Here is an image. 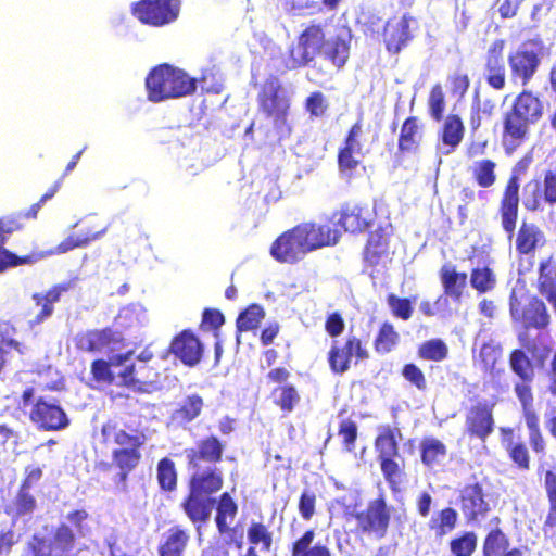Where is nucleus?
<instances>
[{
    "label": "nucleus",
    "mask_w": 556,
    "mask_h": 556,
    "mask_svg": "<svg viewBox=\"0 0 556 556\" xmlns=\"http://www.w3.org/2000/svg\"><path fill=\"white\" fill-rule=\"evenodd\" d=\"M125 337L119 329L104 327L78 332L74 338L76 350L87 353H100L115 345H123Z\"/></svg>",
    "instance_id": "20"
},
{
    "label": "nucleus",
    "mask_w": 556,
    "mask_h": 556,
    "mask_svg": "<svg viewBox=\"0 0 556 556\" xmlns=\"http://www.w3.org/2000/svg\"><path fill=\"white\" fill-rule=\"evenodd\" d=\"M502 354L503 350L498 343L488 341L480 346L477 359L483 371L493 374Z\"/></svg>",
    "instance_id": "54"
},
{
    "label": "nucleus",
    "mask_w": 556,
    "mask_h": 556,
    "mask_svg": "<svg viewBox=\"0 0 556 556\" xmlns=\"http://www.w3.org/2000/svg\"><path fill=\"white\" fill-rule=\"evenodd\" d=\"M215 525L218 533L228 536L226 541L228 545L233 544L237 548H241L243 545L242 534H238L237 529L230 527L239 511L237 502L229 492H224L215 500Z\"/></svg>",
    "instance_id": "23"
},
{
    "label": "nucleus",
    "mask_w": 556,
    "mask_h": 556,
    "mask_svg": "<svg viewBox=\"0 0 556 556\" xmlns=\"http://www.w3.org/2000/svg\"><path fill=\"white\" fill-rule=\"evenodd\" d=\"M501 443L510 462L521 471L530 469L531 456L523 441L516 434L515 429L502 427L500 429Z\"/></svg>",
    "instance_id": "32"
},
{
    "label": "nucleus",
    "mask_w": 556,
    "mask_h": 556,
    "mask_svg": "<svg viewBox=\"0 0 556 556\" xmlns=\"http://www.w3.org/2000/svg\"><path fill=\"white\" fill-rule=\"evenodd\" d=\"M495 527L491 528L486 533L482 543V556H503L509 547L508 535L498 527L501 518L495 516L491 520Z\"/></svg>",
    "instance_id": "41"
},
{
    "label": "nucleus",
    "mask_w": 556,
    "mask_h": 556,
    "mask_svg": "<svg viewBox=\"0 0 556 556\" xmlns=\"http://www.w3.org/2000/svg\"><path fill=\"white\" fill-rule=\"evenodd\" d=\"M53 544L55 548L62 552H68L75 547L76 536L71 527L66 523H60L53 534Z\"/></svg>",
    "instance_id": "64"
},
{
    "label": "nucleus",
    "mask_w": 556,
    "mask_h": 556,
    "mask_svg": "<svg viewBox=\"0 0 556 556\" xmlns=\"http://www.w3.org/2000/svg\"><path fill=\"white\" fill-rule=\"evenodd\" d=\"M327 36L320 23H309L296 37V42L288 51L290 67L302 68L312 64L320 55Z\"/></svg>",
    "instance_id": "6"
},
{
    "label": "nucleus",
    "mask_w": 556,
    "mask_h": 556,
    "mask_svg": "<svg viewBox=\"0 0 556 556\" xmlns=\"http://www.w3.org/2000/svg\"><path fill=\"white\" fill-rule=\"evenodd\" d=\"M428 106L430 116L440 122L443 118L445 111V96L443 88L440 84H434L429 93Z\"/></svg>",
    "instance_id": "61"
},
{
    "label": "nucleus",
    "mask_w": 556,
    "mask_h": 556,
    "mask_svg": "<svg viewBox=\"0 0 556 556\" xmlns=\"http://www.w3.org/2000/svg\"><path fill=\"white\" fill-rule=\"evenodd\" d=\"M156 480L160 489L164 492H173L177 489V469L170 458L163 457L157 462Z\"/></svg>",
    "instance_id": "49"
},
{
    "label": "nucleus",
    "mask_w": 556,
    "mask_h": 556,
    "mask_svg": "<svg viewBox=\"0 0 556 556\" xmlns=\"http://www.w3.org/2000/svg\"><path fill=\"white\" fill-rule=\"evenodd\" d=\"M249 544L260 546L263 552H269L273 547L274 535L269 527L262 521H251L247 529Z\"/></svg>",
    "instance_id": "47"
},
{
    "label": "nucleus",
    "mask_w": 556,
    "mask_h": 556,
    "mask_svg": "<svg viewBox=\"0 0 556 556\" xmlns=\"http://www.w3.org/2000/svg\"><path fill=\"white\" fill-rule=\"evenodd\" d=\"M353 358L356 359V363L369 358V352L359 337L350 334L343 342L339 340L332 341L327 353V362L333 375L342 376L349 371Z\"/></svg>",
    "instance_id": "10"
},
{
    "label": "nucleus",
    "mask_w": 556,
    "mask_h": 556,
    "mask_svg": "<svg viewBox=\"0 0 556 556\" xmlns=\"http://www.w3.org/2000/svg\"><path fill=\"white\" fill-rule=\"evenodd\" d=\"M505 46L504 39H495L489 46L484 56V79L488 86L494 90H503L506 86Z\"/></svg>",
    "instance_id": "26"
},
{
    "label": "nucleus",
    "mask_w": 556,
    "mask_h": 556,
    "mask_svg": "<svg viewBox=\"0 0 556 556\" xmlns=\"http://www.w3.org/2000/svg\"><path fill=\"white\" fill-rule=\"evenodd\" d=\"M477 541L473 531H465L454 536L448 543L452 556H472L477 549Z\"/></svg>",
    "instance_id": "55"
},
{
    "label": "nucleus",
    "mask_w": 556,
    "mask_h": 556,
    "mask_svg": "<svg viewBox=\"0 0 556 556\" xmlns=\"http://www.w3.org/2000/svg\"><path fill=\"white\" fill-rule=\"evenodd\" d=\"M105 228H101L96 231H91L90 229H80L77 232H73L67 236L64 240H62L58 245H55L50 254H64L77 248L87 247L90 242L100 238L103 235Z\"/></svg>",
    "instance_id": "46"
},
{
    "label": "nucleus",
    "mask_w": 556,
    "mask_h": 556,
    "mask_svg": "<svg viewBox=\"0 0 556 556\" xmlns=\"http://www.w3.org/2000/svg\"><path fill=\"white\" fill-rule=\"evenodd\" d=\"M304 109L312 118L324 117L328 110L329 103L321 91L311 92L304 101Z\"/></svg>",
    "instance_id": "58"
},
{
    "label": "nucleus",
    "mask_w": 556,
    "mask_h": 556,
    "mask_svg": "<svg viewBox=\"0 0 556 556\" xmlns=\"http://www.w3.org/2000/svg\"><path fill=\"white\" fill-rule=\"evenodd\" d=\"M29 420L42 431H61L66 429L71 419L59 400L38 396L29 410Z\"/></svg>",
    "instance_id": "13"
},
{
    "label": "nucleus",
    "mask_w": 556,
    "mask_h": 556,
    "mask_svg": "<svg viewBox=\"0 0 556 556\" xmlns=\"http://www.w3.org/2000/svg\"><path fill=\"white\" fill-rule=\"evenodd\" d=\"M508 365L511 372L518 378L514 383V392L520 403L530 446L534 453L544 454L546 441L541 429L540 414L534 405V364L522 349H514L508 355Z\"/></svg>",
    "instance_id": "2"
},
{
    "label": "nucleus",
    "mask_w": 556,
    "mask_h": 556,
    "mask_svg": "<svg viewBox=\"0 0 556 556\" xmlns=\"http://www.w3.org/2000/svg\"><path fill=\"white\" fill-rule=\"evenodd\" d=\"M168 351L189 367L198 365L203 356V345L190 329H185L176 334L169 344Z\"/></svg>",
    "instance_id": "29"
},
{
    "label": "nucleus",
    "mask_w": 556,
    "mask_h": 556,
    "mask_svg": "<svg viewBox=\"0 0 556 556\" xmlns=\"http://www.w3.org/2000/svg\"><path fill=\"white\" fill-rule=\"evenodd\" d=\"M456 501L468 525L481 522L492 509L480 482L465 484L458 491Z\"/></svg>",
    "instance_id": "17"
},
{
    "label": "nucleus",
    "mask_w": 556,
    "mask_h": 556,
    "mask_svg": "<svg viewBox=\"0 0 556 556\" xmlns=\"http://www.w3.org/2000/svg\"><path fill=\"white\" fill-rule=\"evenodd\" d=\"M316 533L307 529L301 536L294 540L290 547L291 556H333L327 543L314 542Z\"/></svg>",
    "instance_id": "39"
},
{
    "label": "nucleus",
    "mask_w": 556,
    "mask_h": 556,
    "mask_svg": "<svg viewBox=\"0 0 556 556\" xmlns=\"http://www.w3.org/2000/svg\"><path fill=\"white\" fill-rule=\"evenodd\" d=\"M290 376V371L285 367H275L266 375L268 383L277 384L270 392L271 402L285 415L292 413L301 403L300 391L288 382Z\"/></svg>",
    "instance_id": "18"
},
{
    "label": "nucleus",
    "mask_w": 556,
    "mask_h": 556,
    "mask_svg": "<svg viewBox=\"0 0 556 556\" xmlns=\"http://www.w3.org/2000/svg\"><path fill=\"white\" fill-rule=\"evenodd\" d=\"M509 311L514 323L526 330L544 329L551 321L545 303L536 296H530L527 303L522 304L515 294H511Z\"/></svg>",
    "instance_id": "15"
},
{
    "label": "nucleus",
    "mask_w": 556,
    "mask_h": 556,
    "mask_svg": "<svg viewBox=\"0 0 556 556\" xmlns=\"http://www.w3.org/2000/svg\"><path fill=\"white\" fill-rule=\"evenodd\" d=\"M465 126L457 114H450L444 121L440 132V140L446 147L445 153H451L459 146L464 138Z\"/></svg>",
    "instance_id": "44"
},
{
    "label": "nucleus",
    "mask_w": 556,
    "mask_h": 556,
    "mask_svg": "<svg viewBox=\"0 0 556 556\" xmlns=\"http://www.w3.org/2000/svg\"><path fill=\"white\" fill-rule=\"evenodd\" d=\"M526 41L507 55L510 79L522 87L528 86L536 75L542 62L541 47H532Z\"/></svg>",
    "instance_id": "12"
},
{
    "label": "nucleus",
    "mask_w": 556,
    "mask_h": 556,
    "mask_svg": "<svg viewBox=\"0 0 556 556\" xmlns=\"http://www.w3.org/2000/svg\"><path fill=\"white\" fill-rule=\"evenodd\" d=\"M494 404L480 401L471 405L465 415V433L470 439H479L485 442L493 433L495 420L493 415Z\"/></svg>",
    "instance_id": "21"
},
{
    "label": "nucleus",
    "mask_w": 556,
    "mask_h": 556,
    "mask_svg": "<svg viewBox=\"0 0 556 556\" xmlns=\"http://www.w3.org/2000/svg\"><path fill=\"white\" fill-rule=\"evenodd\" d=\"M400 343V334L394 326L384 321L378 329L374 340V349L378 354H388Z\"/></svg>",
    "instance_id": "48"
},
{
    "label": "nucleus",
    "mask_w": 556,
    "mask_h": 556,
    "mask_svg": "<svg viewBox=\"0 0 556 556\" xmlns=\"http://www.w3.org/2000/svg\"><path fill=\"white\" fill-rule=\"evenodd\" d=\"M393 226L391 223H383L369 231L362 252V260L365 268L377 270L386 268L392 262L393 251L391 250V238Z\"/></svg>",
    "instance_id": "9"
},
{
    "label": "nucleus",
    "mask_w": 556,
    "mask_h": 556,
    "mask_svg": "<svg viewBox=\"0 0 556 556\" xmlns=\"http://www.w3.org/2000/svg\"><path fill=\"white\" fill-rule=\"evenodd\" d=\"M197 83L182 68L162 63L149 71L144 86L148 100L159 103L192 96L197 91Z\"/></svg>",
    "instance_id": "4"
},
{
    "label": "nucleus",
    "mask_w": 556,
    "mask_h": 556,
    "mask_svg": "<svg viewBox=\"0 0 556 556\" xmlns=\"http://www.w3.org/2000/svg\"><path fill=\"white\" fill-rule=\"evenodd\" d=\"M496 163L491 159L477 161L471 166V175L476 184L481 188H490L496 181Z\"/></svg>",
    "instance_id": "51"
},
{
    "label": "nucleus",
    "mask_w": 556,
    "mask_h": 556,
    "mask_svg": "<svg viewBox=\"0 0 556 556\" xmlns=\"http://www.w3.org/2000/svg\"><path fill=\"white\" fill-rule=\"evenodd\" d=\"M439 277L444 294L455 302L460 301L467 286V274L457 271L454 266L443 265L439 271Z\"/></svg>",
    "instance_id": "40"
},
{
    "label": "nucleus",
    "mask_w": 556,
    "mask_h": 556,
    "mask_svg": "<svg viewBox=\"0 0 556 556\" xmlns=\"http://www.w3.org/2000/svg\"><path fill=\"white\" fill-rule=\"evenodd\" d=\"M419 452L422 465L433 469L447 456V446L434 437H425L420 441Z\"/></svg>",
    "instance_id": "42"
},
{
    "label": "nucleus",
    "mask_w": 556,
    "mask_h": 556,
    "mask_svg": "<svg viewBox=\"0 0 556 556\" xmlns=\"http://www.w3.org/2000/svg\"><path fill=\"white\" fill-rule=\"evenodd\" d=\"M377 212L364 202H345L339 211L338 225L346 232L359 235L375 225Z\"/></svg>",
    "instance_id": "19"
},
{
    "label": "nucleus",
    "mask_w": 556,
    "mask_h": 556,
    "mask_svg": "<svg viewBox=\"0 0 556 556\" xmlns=\"http://www.w3.org/2000/svg\"><path fill=\"white\" fill-rule=\"evenodd\" d=\"M306 253L334 245L340 239V232L329 224L314 222L301 223L295 226Z\"/></svg>",
    "instance_id": "25"
},
{
    "label": "nucleus",
    "mask_w": 556,
    "mask_h": 556,
    "mask_svg": "<svg viewBox=\"0 0 556 556\" xmlns=\"http://www.w3.org/2000/svg\"><path fill=\"white\" fill-rule=\"evenodd\" d=\"M320 55L329 63V66L313 64L312 68L317 77L314 81L318 85L331 80L334 73L341 72L346 66L351 56V40L342 36H333L327 39Z\"/></svg>",
    "instance_id": "11"
},
{
    "label": "nucleus",
    "mask_w": 556,
    "mask_h": 556,
    "mask_svg": "<svg viewBox=\"0 0 556 556\" xmlns=\"http://www.w3.org/2000/svg\"><path fill=\"white\" fill-rule=\"evenodd\" d=\"M258 111L274 122L276 127L287 124L290 98L278 78L271 77L263 84L257 94Z\"/></svg>",
    "instance_id": "8"
},
{
    "label": "nucleus",
    "mask_w": 556,
    "mask_h": 556,
    "mask_svg": "<svg viewBox=\"0 0 556 556\" xmlns=\"http://www.w3.org/2000/svg\"><path fill=\"white\" fill-rule=\"evenodd\" d=\"M76 279H71L61 283L53 285L46 292H36L33 294V300L37 306H40V312L35 316L31 325H39L52 316L54 312V303L61 300L63 293L68 292L75 287Z\"/></svg>",
    "instance_id": "34"
},
{
    "label": "nucleus",
    "mask_w": 556,
    "mask_h": 556,
    "mask_svg": "<svg viewBox=\"0 0 556 556\" xmlns=\"http://www.w3.org/2000/svg\"><path fill=\"white\" fill-rule=\"evenodd\" d=\"M531 125L510 108L502 116L501 141L506 153H511L521 147L530 135Z\"/></svg>",
    "instance_id": "27"
},
{
    "label": "nucleus",
    "mask_w": 556,
    "mask_h": 556,
    "mask_svg": "<svg viewBox=\"0 0 556 556\" xmlns=\"http://www.w3.org/2000/svg\"><path fill=\"white\" fill-rule=\"evenodd\" d=\"M134 356V351L129 350L125 353H119L111 356L109 361L99 358L91 363L90 371L92 379L99 383L113 384L117 379L116 371L124 361H129Z\"/></svg>",
    "instance_id": "37"
},
{
    "label": "nucleus",
    "mask_w": 556,
    "mask_h": 556,
    "mask_svg": "<svg viewBox=\"0 0 556 556\" xmlns=\"http://www.w3.org/2000/svg\"><path fill=\"white\" fill-rule=\"evenodd\" d=\"M510 109L531 126L544 116L545 106L541 97L530 89H522L514 99Z\"/></svg>",
    "instance_id": "33"
},
{
    "label": "nucleus",
    "mask_w": 556,
    "mask_h": 556,
    "mask_svg": "<svg viewBox=\"0 0 556 556\" xmlns=\"http://www.w3.org/2000/svg\"><path fill=\"white\" fill-rule=\"evenodd\" d=\"M402 432L397 427L382 426L374 441L376 458L382 477L393 493L406 481V462L400 453Z\"/></svg>",
    "instance_id": "5"
},
{
    "label": "nucleus",
    "mask_w": 556,
    "mask_h": 556,
    "mask_svg": "<svg viewBox=\"0 0 556 556\" xmlns=\"http://www.w3.org/2000/svg\"><path fill=\"white\" fill-rule=\"evenodd\" d=\"M306 254L295 226L278 236L270 245V255L279 263L295 264Z\"/></svg>",
    "instance_id": "28"
},
{
    "label": "nucleus",
    "mask_w": 556,
    "mask_h": 556,
    "mask_svg": "<svg viewBox=\"0 0 556 556\" xmlns=\"http://www.w3.org/2000/svg\"><path fill=\"white\" fill-rule=\"evenodd\" d=\"M338 435L342 440L343 448L346 452H353L358 438L357 424L350 418L341 420L338 428Z\"/></svg>",
    "instance_id": "59"
},
{
    "label": "nucleus",
    "mask_w": 556,
    "mask_h": 556,
    "mask_svg": "<svg viewBox=\"0 0 556 556\" xmlns=\"http://www.w3.org/2000/svg\"><path fill=\"white\" fill-rule=\"evenodd\" d=\"M226 444L214 434L206 435L195 442L193 447L185 450L187 466H216L224 458Z\"/></svg>",
    "instance_id": "24"
},
{
    "label": "nucleus",
    "mask_w": 556,
    "mask_h": 556,
    "mask_svg": "<svg viewBox=\"0 0 556 556\" xmlns=\"http://www.w3.org/2000/svg\"><path fill=\"white\" fill-rule=\"evenodd\" d=\"M412 17L404 14L400 18H390L383 28V41L389 53L397 54L413 38L409 30Z\"/></svg>",
    "instance_id": "31"
},
{
    "label": "nucleus",
    "mask_w": 556,
    "mask_h": 556,
    "mask_svg": "<svg viewBox=\"0 0 556 556\" xmlns=\"http://www.w3.org/2000/svg\"><path fill=\"white\" fill-rule=\"evenodd\" d=\"M179 5V0H139L131 10L141 23L160 27L178 17Z\"/></svg>",
    "instance_id": "16"
},
{
    "label": "nucleus",
    "mask_w": 556,
    "mask_h": 556,
    "mask_svg": "<svg viewBox=\"0 0 556 556\" xmlns=\"http://www.w3.org/2000/svg\"><path fill=\"white\" fill-rule=\"evenodd\" d=\"M363 132H364L363 131V123L361 121H357L350 127V129L343 140V143L339 148L338 152L363 154L362 153Z\"/></svg>",
    "instance_id": "57"
},
{
    "label": "nucleus",
    "mask_w": 556,
    "mask_h": 556,
    "mask_svg": "<svg viewBox=\"0 0 556 556\" xmlns=\"http://www.w3.org/2000/svg\"><path fill=\"white\" fill-rule=\"evenodd\" d=\"M356 520V531L359 534L372 536L376 540L386 538L391 522V506L388 505L386 495L368 502L365 509L353 515Z\"/></svg>",
    "instance_id": "7"
},
{
    "label": "nucleus",
    "mask_w": 556,
    "mask_h": 556,
    "mask_svg": "<svg viewBox=\"0 0 556 556\" xmlns=\"http://www.w3.org/2000/svg\"><path fill=\"white\" fill-rule=\"evenodd\" d=\"M545 243V236L534 223L522 220L516 233L515 249L518 255H533Z\"/></svg>",
    "instance_id": "36"
},
{
    "label": "nucleus",
    "mask_w": 556,
    "mask_h": 556,
    "mask_svg": "<svg viewBox=\"0 0 556 556\" xmlns=\"http://www.w3.org/2000/svg\"><path fill=\"white\" fill-rule=\"evenodd\" d=\"M422 140V123L417 116H408L402 124L397 139L401 153L416 152Z\"/></svg>",
    "instance_id": "38"
},
{
    "label": "nucleus",
    "mask_w": 556,
    "mask_h": 556,
    "mask_svg": "<svg viewBox=\"0 0 556 556\" xmlns=\"http://www.w3.org/2000/svg\"><path fill=\"white\" fill-rule=\"evenodd\" d=\"M363 154L338 152L337 163L340 177L346 182H352L366 175L367 168L361 157Z\"/></svg>",
    "instance_id": "45"
},
{
    "label": "nucleus",
    "mask_w": 556,
    "mask_h": 556,
    "mask_svg": "<svg viewBox=\"0 0 556 556\" xmlns=\"http://www.w3.org/2000/svg\"><path fill=\"white\" fill-rule=\"evenodd\" d=\"M191 541L188 528L181 525L172 526L162 536L157 546L159 556H185Z\"/></svg>",
    "instance_id": "35"
},
{
    "label": "nucleus",
    "mask_w": 556,
    "mask_h": 556,
    "mask_svg": "<svg viewBox=\"0 0 556 556\" xmlns=\"http://www.w3.org/2000/svg\"><path fill=\"white\" fill-rule=\"evenodd\" d=\"M101 435L106 444H114L112 451V464L101 462L97 467L100 472H108L112 465L117 468L113 478L115 486L123 492L127 491L128 476L140 465L142 460L141 450L144 447L148 437L144 431L132 429L128 432L115 420H108L101 427Z\"/></svg>",
    "instance_id": "1"
},
{
    "label": "nucleus",
    "mask_w": 556,
    "mask_h": 556,
    "mask_svg": "<svg viewBox=\"0 0 556 556\" xmlns=\"http://www.w3.org/2000/svg\"><path fill=\"white\" fill-rule=\"evenodd\" d=\"M458 522V513L453 507H444L431 516L427 528L437 539H442L452 532Z\"/></svg>",
    "instance_id": "43"
},
{
    "label": "nucleus",
    "mask_w": 556,
    "mask_h": 556,
    "mask_svg": "<svg viewBox=\"0 0 556 556\" xmlns=\"http://www.w3.org/2000/svg\"><path fill=\"white\" fill-rule=\"evenodd\" d=\"M402 377L418 391H426L428 382L426 375L415 363H406L401 369Z\"/></svg>",
    "instance_id": "63"
},
{
    "label": "nucleus",
    "mask_w": 556,
    "mask_h": 556,
    "mask_svg": "<svg viewBox=\"0 0 556 556\" xmlns=\"http://www.w3.org/2000/svg\"><path fill=\"white\" fill-rule=\"evenodd\" d=\"M189 470L188 493L180 503L187 518L193 525H203L208 521L215 498L224 485L223 470L216 466H187Z\"/></svg>",
    "instance_id": "3"
},
{
    "label": "nucleus",
    "mask_w": 556,
    "mask_h": 556,
    "mask_svg": "<svg viewBox=\"0 0 556 556\" xmlns=\"http://www.w3.org/2000/svg\"><path fill=\"white\" fill-rule=\"evenodd\" d=\"M265 317V309L260 304H250L243 309L236 320L239 332H247L256 329Z\"/></svg>",
    "instance_id": "53"
},
{
    "label": "nucleus",
    "mask_w": 556,
    "mask_h": 556,
    "mask_svg": "<svg viewBox=\"0 0 556 556\" xmlns=\"http://www.w3.org/2000/svg\"><path fill=\"white\" fill-rule=\"evenodd\" d=\"M203 408V399L198 394L189 395L177 410L180 420L190 422L200 416Z\"/></svg>",
    "instance_id": "60"
},
{
    "label": "nucleus",
    "mask_w": 556,
    "mask_h": 556,
    "mask_svg": "<svg viewBox=\"0 0 556 556\" xmlns=\"http://www.w3.org/2000/svg\"><path fill=\"white\" fill-rule=\"evenodd\" d=\"M23 227L20 216H5L0 218V273L9 267L30 264L34 262L33 255L17 256L4 249L8 238Z\"/></svg>",
    "instance_id": "30"
},
{
    "label": "nucleus",
    "mask_w": 556,
    "mask_h": 556,
    "mask_svg": "<svg viewBox=\"0 0 556 556\" xmlns=\"http://www.w3.org/2000/svg\"><path fill=\"white\" fill-rule=\"evenodd\" d=\"M545 203V194H543V186L539 181H530L525 191L523 205L530 212L542 208Z\"/></svg>",
    "instance_id": "62"
},
{
    "label": "nucleus",
    "mask_w": 556,
    "mask_h": 556,
    "mask_svg": "<svg viewBox=\"0 0 556 556\" xmlns=\"http://www.w3.org/2000/svg\"><path fill=\"white\" fill-rule=\"evenodd\" d=\"M470 285L478 293H486L495 288L496 276L488 266L477 267L470 273Z\"/></svg>",
    "instance_id": "56"
},
{
    "label": "nucleus",
    "mask_w": 556,
    "mask_h": 556,
    "mask_svg": "<svg viewBox=\"0 0 556 556\" xmlns=\"http://www.w3.org/2000/svg\"><path fill=\"white\" fill-rule=\"evenodd\" d=\"M519 177L513 173L504 187L500 205L498 215L501 217V226L509 239L513 238L519 214Z\"/></svg>",
    "instance_id": "22"
},
{
    "label": "nucleus",
    "mask_w": 556,
    "mask_h": 556,
    "mask_svg": "<svg viewBox=\"0 0 556 556\" xmlns=\"http://www.w3.org/2000/svg\"><path fill=\"white\" fill-rule=\"evenodd\" d=\"M417 355L420 359L440 363L447 358L448 346L442 339H430L419 344Z\"/></svg>",
    "instance_id": "52"
},
{
    "label": "nucleus",
    "mask_w": 556,
    "mask_h": 556,
    "mask_svg": "<svg viewBox=\"0 0 556 556\" xmlns=\"http://www.w3.org/2000/svg\"><path fill=\"white\" fill-rule=\"evenodd\" d=\"M544 490L548 501V510L545 517L543 529L556 528V472L546 470L544 473Z\"/></svg>",
    "instance_id": "50"
},
{
    "label": "nucleus",
    "mask_w": 556,
    "mask_h": 556,
    "mask_svg": "<svg viewBox=\"0 0 556 556\" xmlns=\"http://www.w3.org/2000/svg\"><path fill=\"white\" fill-rule=\"evenodd\" d=\"M116 384L130 389L135 392H148L160 382L161 374L159 366L139 364L132 359L124 361L116 371Z\"/></svg>",
    "instance_id": "14"
}]
</instances>
